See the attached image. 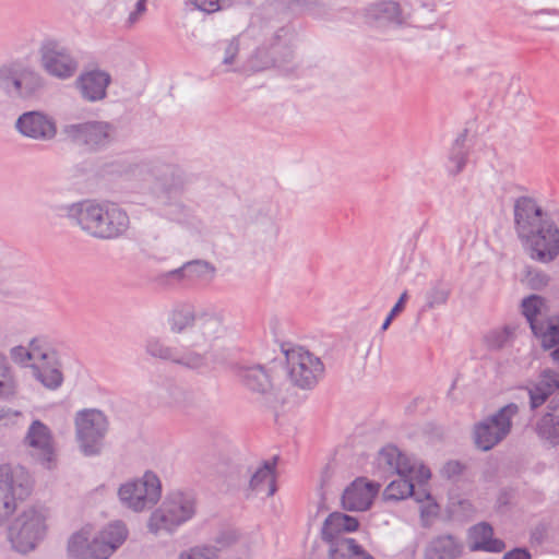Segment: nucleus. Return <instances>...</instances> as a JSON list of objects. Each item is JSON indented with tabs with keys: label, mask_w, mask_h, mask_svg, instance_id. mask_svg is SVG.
Returning a JSON list of instances; mask_svg holds the SVG:
<instances>
[{
	"label": "nucleus",
	"mask_w": 559,
	"mask_h": 559,
	"mask_svg": "<svg viewBox=\"0 0 559 559\" xmlns=\"http://www.w3.org/2000/svg\"><path fill=\"white\" fill-rule=\"evenodd\" d=\"M167 322L171 333L185 334V344L203 353L213 364L219 359L227 336L222 311L178 304L171 309Z\"/></svg>",
	"instance_id": "f257e3e1"
},
{
	"label": "nucleus",
	"mask_w": 559,
	"mask_h": 559,
	"mask_svg": "<svg viewBox=\"0 0 559 559\" xmlns=\"http://www.w3.org/2000/svg\"><path fill=\"white\" fill-rule=\"evenodd\" d=\"M67 217L87 236L98 240H115L130 227L128 213L117 203L83 200L66 206Z\"/></svg>",
	"instance_id": "f03ea898"
},
{
	"label": "nucleus",
	"mask_w": 559,
	"mask_h": 559,
	"mask_svg": "<svg viewBox=\"0 0 559 559\" xmlns=\"http://www.w3.org/2000/svg\"><path fill=\"white\" fill-rule=\"evenodd\" d=\"M194 513V498L181 491H174L152 512L147 528L155 535L160 532L173 533L178 526L192 519Z\"/></svg>",
	"instance_id": "7ed1b4c3"
},
{
	"label": "nucleus",
	"mask_w": 559,
	"mask_h": 559,
	"mask_svg": "<svg viewBox=\"0 0 559 559\" xmlns=\"http://www.w3.org/2000/svg\"><path fill=\"white\" fill-rule=\"evenodd\" d=\"M48 512L45 508L31 507L20 513L8 527L12 548L21 554L35 549L45 536Z\"/></svg>",
	"instance_id": "20e7f679"
},
{
	"label": "nucleus",
	"mask_w": 559,
	"mask_h": 559,
	"mask_svg": "<svg viewBox=\"0 0 559 559\" xmlns=\"http://www.w3.org/2000/svg\"><path fill=\"white\" fill-rule=\"evenodd\" d=\"M122 506L134 512H143L154 507L162 497V483L152 471H146L141 477L123 483L118 489Z\"/></svg>",
	"instance_id": "39448f33"
},
{
	"label": "nucleus",
	"mask_w": 559,
	"mask_h": 559,
	"mask_svg": "<svg viewBox=\"0 0 559 559\" xmlns=\"http://www.w3.org/2000/svg\"><path fill=\"white\" fill-rule=\"evenodd\" d=\"M75 437L84 455H96L100 452L108 431V419L98 409H83L74 418Z\"/></svg>",
	"instance_id": "423d86ee"
},
{
	"label": "nucleus",
	"mask_w": 559,
	"mask_h": 559,
	"mask_svg": "<svg viewBox=\"0 0 559 559\" xmlns=\"http://www.w3.org/2000/svg\"><path fill=\"white\" fill-rule=\"evenodd\" d=\"M31 480L24 468L10 465L0 466V525L16 509V501L29 495Z\"/></svg>",
	"instance_id": "0eeeda50"
},
{
	"label": "nucleus",
	"mask_w": 559,
	"mask_h": 559,
	"mask_svg": "<svg viewBox=\"0 0 559 559\" xmlns=\"http://www.w3.org/2000/svg\"><path fill=\"white\" fill-rule=\"evenodd\" d=\"M285 356L287 373L294 385L309 390L323 377V362L319 357L304 347L287 349Z\"/></svg>",
	"instance_id": "6e6552de"
},
{
	"label": "nucleus",
	"mask_w": 559,
	"mask_h": 559,
	"mask_svg": "<svg viewBox=\"0 0 559 559\" xmlns=\"http://www.w3.org/2000/svg\"><path fill=\"white\" fill-rule=\"evenodd\" d=\"M519 406L510 403L474 427V440L478 449L488 451L501 442L511 431L512 419Z\"/></svg>",
	"instance_id": "1a4fd4ad"
},
{
	"label": "nucleus",
	"mask_w": 559,
	"mask_h": 559,
	"mask_svg": "<svg viewBox=\"0 0 559 559\" xmlns=\"http://www.w3.org/2000/svg\"><path fill=\"white\" fill-rule=\"evenodd\" d=\"M377 465L384 473L391 475H411L417 479L419 485L425 484L431 476L428 467L411 460L394 445H386L379 451Z\"/></svg>",
	"instance_id": "9d476101"
},
{
	"label": "nucleus",
	"mask_w": 559,
	"mask_h": 559,
	"mask_svg": "<svg viewBox=\"0 0 559 559\" xmlns=\"http://www.w3.org/2000/svg\"><path fill=\"white\" fill-rule=\"evenodd\" d=\"M146 353L152 357L169 360L174 364L192 370H200L214 364L205 358L203 353L191 348L183 343L182 349L166 345L158 338H150L146 343Z\"/></svg>",
	"instance_id": "9b49d317"
},
{
	"label": "nucleus",
	"mask_w": 559,
	"mask_h": 559,
	"mask_svg": "<svg viewBox=\"0 0 559 559\" xmlns=\"http://www.w3.org/2000/svg\"><path fill=\"white\" fill-rule=\"evenodd\" d=\"M521 240L528 247L533 260L548 263L559 255V227L551 219L544 222Z\"/></svg>",
	"instance_id": "f8f14e48"
},
{
	"label": "nucleus",
	"mask_w": 559,
	"mask_h": 559,
	"mask_svg": "<svg viewBox=\"0 0 559 559\" xmlns=\"http://www.w3.org/2000/svg\"><path fill=\"white\" fill-rule=\"evenodd\" d=\"M40 66L51 76L69 79L78 70L71 51L57 40H46L39 48Z\"/></svg>",
	"instance_id": "ddd939ff"
},
{
	"label": "nucleus",
	"mask_w": 559,
	"mask_h": 559,
	"mask_svg": "<svg viewBox=\"0 0 559 559\" xmlns=\"http://www.w3.org/2000/svg\"><path fill=\"white\" fill-rule=\"evenodd\" d=\"M112 127L104 121L67 124L62 128L66 139L90 148L107 145L112 139Z\"/></svg>",
	"instance_id": "4468645a"
},
{
	"label": "nucleus",
	"mask_w": 559,
	"mask_h": 559,
	"mask_svg": "<svg viewBox=\"0 0 559 559\" xmlns=\"http://www.w3.org/2000/svg\"><path fill=\"white\" fill-rule=\"evenodd\" d=\"M23 441L35 460L47 468L52 466L56 459V449L52 432L47 425L38 419L33 420Z\"/></svg>",
	"instance_id": "2eb2a0df"
},
{
	"label": "nucleus",
	"mask_w": 559,
	"mask_h": 559,
	"mask_svg": "<svg viewBox=\"0 0 559 559\" xmlns=\"http://www.w3.org/2000/svg\"><path fill=\"white\" fill-rule=\"evenodd\" d=\"M513 212L515 231L520 239L531 235L532 230L550 219L538 202L531 197L518 198Z\"/></svg>",
	"instance_id": "dca6fc26"
},
{
	"label": "nucleus",
	"mask_w": 559,
	"mask_h": 559,
	"mask_svg": "<svg viewBox=\"0 0 559 559\" xmlns=\"http://www.w3.org/2000/svg\"><path fill=\"white\" fill-rule=\"evenodd\" d=\"M15 128L22 135L37 141H50L57 134L53 119L39 111L21 115L15 121Z\"/></svg>",
	"instance_id": "f3484780"
},
{
	"label": "nucleus",
	"mask_w": 559,
	"mask_h": 559,
	"mask_svg": "<svg viewBox=\"0 0 559 559\" xmlns=\"http://www.w3.org/2000/svg\"><path fill=\"white\" fill-rule=\"evenodd\" d=\"M380 489L379 484L354 480L342 495V506L347 511H366Z\"/></svg>",
	"instance_id": "a211bd4d"
},
{
	"label": "nucleus",
	"mask_w": 559,
	"mask_h": 559,
	"mask_svg": "<svg viewBox=\"0 0 559 559\" xmlns=\"http://www.w3.org/2000/svg\"><path fill=\"white\" fill-rule=\"evenodd\" d=\"M358 527L359 522L356 518L342 512H333L323 522L321 537L329 545V548H332L336 542L355 540L345 537L344 534L355 532Z\"/></svg>",
	"instance_id": "6ab92c4d"
},
{
	"label": "nucleus",
	"mask_w": 559,
	"mask_h": 559,
	"mask_svg": "<svg viewBox=\"0 0 559 559\" xmlns=\"http://www.w3.org/2000/svg\"><path fill=\"white\" fill-rule=\"evenodd\" d=\"M110 82L111 76L106 71L92 70L82 73L75 84L83 99L95 103L106 97Z\"/></svg>",
	"instance_id": "aec40b11"
},
{
	"label": "nucleus",
	"mask_w": 559,
	"mask_h": 559,
	"mask_svg": "<svg viewBox=\"0 0 559 559\" xmlns=\"http://www.w3.org/2000/svg\"><path fill=\"white\" fill-rule=\"evenodd\" d=\"M366 17L373 22L392 23L395 25H411V13L405 12L397 2L380 1L366 9Z\"/></svg>",
	"instance_id": "412c9836"
},
{
	"label": "nucleus",
	"mask_w": 559,
	"mask_h": 559,
	"mask_svg": "<svg viewBox=\"0 0 559 559\" xmlns=\"http://www.w3.org/2000/svg\"><path fill=\"white\" fill-rule=\"evenodd\" d=\"M531 408L542 406L549 396L559 395V371L545 369L528 389Z\"/></svg>",
	"instance_id": "4be33fe9"
},
{
	"label": "nucleus",
	"mask_w": 559,
	"mask_h": 559,
	"mask_svg": "<svg viewBox=\"0 0 559 559\" xmlns=\"http://www.w3.org/2000/svg\"><path fill=\"white\" fill-rule=\"evenodd\" d=\"M536 433L549 445H559V395L551 397L547 412L536 424Z\"/></svg>",
	"instance_id": "5701e85b"
},
{
	"label": "nucleus",
	"mask_w": 559,
	"mask_h": 559,
	"mask_svg": "<svg viewBox=\"0 0 559 559\" xmlns=\"http://www.w3.org/2000/svg\"><path fill=\"white\" fill-rule=\"evenodd\" d=\"M464 549L463 543L450 534L432 538L425 548V559H457Z\"/></svg>",
	"instance_id": "b1692460"
},
{
	"label": "nucleus",
	"mask_w": 559,
	"mask_h": 559,
	"mask_svg": "<svg viewBox=\"0 0 559 559\" xmlns=\"http://www.w3.org/2000/svg\"><path fill=\"white\" fill-rule=\"evenodd\" d=\"M138 175L148 185L154 183L163 189H169L176 185V168L173 165L150 162L138 167Z\"/></svg>",
	"instance_id": "393cba45"
},
{
	"label": "nucleus",
	"mask_w": 559,
	"mask_h": 559,
	"mask_svg": "<svg viewBox=\"0 0 559 559\" xmlns=\"http://www.w3.org/2000/svg\"><path fill=\"white\" fill-rule=\"evenodd\" d=\"M215 266L204 260H193L185 263L181 267L167 273L168 277L177 281L188 280L191 282L209 283L215 276Z\"/></svg>",
	"instance_id": "a878e982"
},
{
	"label": "nucleus",
	"mask_w": 559,
	"mask_h": 559,
	"mask_svg": "<svg viewBox=\"0 0 559 559\" xmlns=\"http://www.w3.org/2000/svg\"><path fill=\"white\" fill-rule=\"evenodd\" d=\"M469 549L472 551L501 552L506 548L503 540L493 538L492 527L483 522L469 530Z\"/></svg>",
	"instance_id": "bb28decb"
},
{
	"label": "nucleus",
	"mask_w": 559,
	"mask_h": 559,
	"mask_svg": "<svg viewBox=\"0 0 559 559\" xmlns=\"http://www.w3.org/2000/svg\"><path fill=\"white\" fill-rule=\"evenodd\" d=\"M399 478L392 480L384 490V497L388 500H402L413 496L418 502L430 500L431 496L426 489L415 491V477L397 475Z\"/></svg>",
	"instance_id": "cd10ccee"
},
{
	"label": "nucleus",
	"mask_w": 559,
	"mask_h": 559,
	"mask_svg": "<svg viewBox=\"0 0 559 559\" xmlns=\"http://www.w3.org/2000/svg\"><path fill=\"white\" fill-rule=\"evenodd\" d=\"M277 457L275 456L272 461H265L259 466L252 474L249 488L255 493L264 495L265 497H272L276 491L275 484V468Z\"/></svg>",
	"instance_id": "c85d7f7f"
},
{
	"label": "nucleus",
	"mask_w": 559,
	"mask_h": 559,
	"mask_svg": "<svg viewBox=\"0 0 559 559\" xmlns=\"http://www.w3.org/2000/svg\"><path fill=\"white\" fill-rule=\"evenodd\" d=\"M43 85V79L34 69L23 66L10 93L12 98H28Z\"/></svg>",
	"instance_id": "c756f323"
},
{
	"label": "nucleus",
	"mask_w": 559,
	"mask_h": 559,
	"mask_svg": "<svg viewBox=\"0 0 559 559\" xmlns=\"http://www.w3.org/2000/svg\"><path fill=\"white\" fill-rule=\"evenodd\" d=\"M240 377L242 383L252 392L265 394L272 390L271 374L261 365L243 368Z\"/></svg>",
	"instance_id": "7c9ffc66"
},
{
	"label": "nucleus",
	"mask_w": 559,
	"mask_h": 559,
	"mask_svg": "<svg viewBox=\"0 0 559 559\" xmlns=\"http://www.w3.org/2000/svg\"><path fill=\"white\" fill-rule=\"evenodd\" d=\"M466 135L460 134L451 145L448 155L447 170L451 176H457L463 171L468 158V150L465 145Z\"/></svg>",
	"instance_id": "2f4dec72"
},
{
	"label": "nucleus",
	"mask_w": 559,
	"mask_h": 559,
	"mask_svg": "<svg viewBox=\"0 0 559 559\" xmlns=\"http://www.w3.org/2000/svg\"><path fill=\"white\" fill-rule=\"evenodd\" d=\"M34 377L47 389L56 390L63 382V376L60 371V364L58 357L55 358L52 364L34 365Z\"/></svg>",
	"instance_id": "473e14b6"
},
{
	"label": "nucleus",
	"mask_w": 559,
	"mask_h": 559,
	"mask_svg": "<svg viewBox=\"0 0 559 559\" xmlns=\"http://www.w3.org/2000/svg\"><path fill=\"white\" fill-rule=\"evenodd\" d=\"M328 552L329 559H374L356 540L336 542Z\"/></svg>",
	"instance_id": "72a5a7b5"
},
{
	"label": "nucleus",
	"mask_w": 559,
	"mask_h": 559,
	"mask_svg": "<svg viewBox=\"0 0 559 559\" xmlns=\"http://www.w3.org/2000/svg\"><path fill=\"white\" fill-rule=\"evenodd\" d=\"M532 332L540 340L544 348H551L559 344V320H544L540 323L532 321Z\"/></svg>",
	"instance_id": "f704fd0d"
},
{
	"label": "nucleus",
	"mask_w": 559,
	"mask_h": 559,
	"mask_svg": "<svg viewBox=\"0 0 559 559\" xmlns=\"http://www.w3.org/2000/svg\"><path fill=\"white\" fill-rule=\"evenodd\" d=\"M29 361L32 369L34 365L52 364L57 358L56 352L43 340L33 338L28 344Z\"/></svg>",
	"instance_id": "c9c22d12"
},
{
	"label": "nucleus",
	"mask_w": 559,
	"mask_h": 559,
	"mask_svg": "<svg viewBox=\"0 0 559 559\" xmlns=\"http://www.w3.org/2000/svg\"><path fill=\"white\" fill-rule=\"evenodd\" d=\"M98 534L112 547L115 552L126 542L129 531L123 522L115 521L105 526Z\"/></svg>",
	"instance_id": "e433bc0d"
},
{
	"label": "nucleus",
	"mask_w": 559,
	"mask_h": 559,
	"mask_svg": "<svg viewBox=\"0 0 559 559\" xmlns=\"http://www.w3.org/2000/svg\"><path fill=\"white\" fill-rule=\"evenodd\" d=\"M90 535L91 531L88 528H82L81 531L71 535L68 542L69 559H75L74 554L86 556L88 552H92Z\"/></svg>",
	"instance_id": "4c0bfd02"
},
{
	"label": "nucleus",
	"mask_w": 559,
	"mask_h": 559,
	"mask_svg": "<svg viewBox=\"0 0 559 559\" xmlns=\"http://www.w3.org/2000/svg\"><path fill=\"white\" fill-rule=\"evenodd\" d=\"M16 382L5 355L0 353V397L14 395Z\"/></svg>",
	"instance_id": "58836bf2"
},
{
	"label": "nucleus",
	"mask_w": 559,
	"mask_h": 559,
	"mask_svg": "<svg viewBox=\"0 0 559 559\" xmlns=\"http://www.w3.org/2000/svg\"><path fill=\"white\" fill-rule=\"evenodd\" d=\"M450 295L451 288L449 285L437 282L425 294L426 307L428 309H435L443 306L449 300Z\"/></svg>",
	"instance_id": "ea45409f"
},
{
	"label": "nucleus",
	"mask_w": 559,
	"mask_h": 559,
	"mask_svg": "<svg viewBox=\"0 0 559 559\" xmlns=\"http://www.w3.org/2000/svg\"><path fill=\"white\" fill-rule=\"evenodd\" d=\"M522 313L525 316L530 326L532 321L540 323L544 321L542 318V309L544 307V299L537 295H531L522 300Z\"/></svg>",
	"instance_id": "a19ab883"
},
{
	"label": "nucleus",
	"mask_w": 559,
	"mask_h": 559,
	"mask_svg": "<svg viewBox=\"0 0 559 559\" xmlns=\"http://www.w3.org/2000/svg\"><path fill=\"white\" fill-rule=\"evenodd\" d=\"M436 0H414L415 9L409 22L411 25L425 27L431 23V19H426L425 13L432 14L436 8Z\"/></svg>",
	"instance_id": "79ce46f5"
},
{
	"label": "nucleus",
	"mask_w": 559,
	"mask_h": 559,
	"mask_svg": "<svg viewBox=\"0 0 559 559\" xmlns=\"http://www.w3.org/2000/svg\"><path fill=\"white\" fill-rule=\"evenodd\" d=\"M559 12L555 9H543L531 12L528 16L531 17L532 26L543 31H555V16L558 15Z\"/></svg>",
	"instance_id": "37998d69"
},
{
	"label": "nucleus",
	"mask_w": 559,
	"mask_h": 559,
	"mask_svg": "<svg viewBox=\"0 0 559 559\" xmlns=\"http://www.w3.org/2000/svg\"><path fill=\"white\" fill-rule=\"evenodd\" d=\"M91 542L92 552L86 556L74 554L75 559H108L112 554V547L97 534Z\"/></svg>",
	"instance_id": "c03bdc74"
},
{
	"label": "nucleus",
	"mask_w": 559,
	"mask_h": 559,
	"mask_svg": "<svg viewBox=\"0 0 559 559\" xmlns=\"http://www.w3.org/2000/svg\"><path fill=\"white\" fill-rule=\"evenodd\" d=\"M222 49H223L222 63L224 66L228 67V70L236 71L237 68L235 66L237 64L239 50H240L239 39L234 37L229 40L222 43Z\"/></svg>",
	"instance_id": "a18cd8bd"
},
{
	"label": "nucleus",
	"mask_w": 559,
	"mask_h": 559,
	"mask_svg": "<svg viewBox=\"0 0 559 559\" xmlns=\"http://www.w3.org/2000/svg\"><path fill=\"white\" fill-rule=\"evenodd\" d=\"M512 336V329L504 326L490 331L485 336V343L490 349H500L507 345Z\"/></svg>",
	"instance_id": "49530a36"
},
{
	"label": "nucleus",
	"mask_w": 559,
	"mask_h": 559,
	"mask_svg": "<svg viewBox=\"0 0 559 559\" xmlns=\"http://www.w3.org/2000/svg\"><path fill=\"white\" fill-rule=\"evenodd\" d=\"M22 64H9L0 68V90H2L8 96L13 90L14 81L16 80Z\"/></svg>",
	"instance_id": "de8ad7c7"
},
{
	"label": "nucleus",
	"mask_w": 559,
	"mask_h": 559,
	"mask_svg": "<svg viewBox=\"0 0 559 559\" xmlns=\"http://www.w3.org/2000/svg\"><path fill=\"white\" fill-rule=\"evenodd\" d=\"M240 538V534L236 530H225L222 531L216 537H215V544L216 547L214 548L216 552L218 550H224L233 545H235Z\"/></svg>",
	"instance_id": "09e8293b"
},
{
	"label": "nucleus",
	"mask_w": 559,
	"mask_h": 559,
	"mask_svg": "<svg viewBox=\"0 0 559 559\" xmlns=\"http://www.w3.org/2000/svg\"><path fill=\"white\" fill-rule=\"evenodd\" d=\"M179 559H217V554L213 547H194L180 554Z\"/></svg>",
	"instance_id": "8fccbe9b"
},
{
	"label": "nucleus",
	"mask_w": 559,
	"mask_h": 559,
	"mask_svg": "<svg viewBox=\"0 0 559 559\" xmlns=\"http://www.w3.org/2000/svg\"><path fill=\"white\" fill-rule=\"evenodd\" d=\"M124 4H133L134 9L129 13L128 23L133 25L140 19V16L145 12L146 0H120Z\"/></svg>",
	"instance_id": "3c124183"
},
{
	"label": "nucleus",
	"mask_w": 559,
	"mask_h": 559,
	"mask_svg": "<svg viewBox=\"0 0 559 559\" xmlns=\"http://www.w3.org/2000/svg\"><path fill=\"white\" fill-rule=\"evenodd\" d=\"M194 9L205 13H214L219 10V0H188Z\"/></svg>",
	"instance_id": "603ef678"
},
{
	"label": "nucleus",
	"mask_w": 559,
	"mask_h": 559,
	"mask_svg": "<svg viewBox=\"0 0 559 559\" xmlns=\"http://www.w3.org/2000/svg\"><path fill=\"white\" fill-rule=\"evenodd\" d=\"M10 357L14 362L20 364L22 366H26L28 362H31L28 346L24 347L19 345L12 347L10 349Z\"/></svg>",
	"instance_id": "864d4df0"
},
{
	"label": "nucleus",
	"mask_w": 559,
	"mask_h": 559,
	"mask_svg": "<svg viewBox=\"0 0 559 559\" xmlns=\"http://www.w3.org/2000/svg\"><path fill=\"white\" fill-rule=\"evenodd\" d=\"M407 297H408L407 296V292H404L400 296L397 302L394 305V307L391 309L390 313L385 318V320H384V322H383V324L381 326L382 331H385L390 326V324H391L392 320L394 319V317L404 309V304H405Z\"/></svg>",
	"instance_id": "5fc2aeb1"
},
{
	"label": "nucleus",
	"mask_w": 559,
	"mask_h": 559,
	"mask_svg": "<svg viewBox=\"0 0 559 559\" xmlns=\"http://www.w3.org/2000/svg\"><path fill=\"white\" fill-rule=\"evenodd\" d=\"M463 471L461 463L456 461H450L445 463L441 469V474L447 478H453L460 475Z\"/></svg>",
	"instance_id": "6e6d98bb"
},
{
	"label": "nucleus",
	"mask_w": 559,
	"mask_h": 559,
	"mask_svg": "<svg viewBox=\"0 0 559 559\" xmlns=\"http://www.w3.org/2000/svg\"><path fill=\"white\" fill-rule=\"evenodd\" d=\"M530 282L534 288L546 286L549 282V276L543 272L531 274Z\"/></svg>",
	"instance_id": "4d7b16f0"
},
{
	"label": "nucleus",
	"mask_w": 559,
	"mask_h": 559,
	"mask_svg": "<svg viewBox=\"0 0 559 559\" xmlns=\"http://www.w3.org/2000/svg\"><path fill=\"white\" fill-rule=\"evenodd\" d=\"M502 559H531V554L524 548H514L506 552Z\"/></svg>",
	"instance_id": "13d9d810"
},
{
	"label": "nucleus",
	"mask_w": 559,
	"mask_h": 559,
	"mask_svg": "<svg viewBox=\"0 0 559 559\" xmlns=\"http://www.w3.org/2000/svg\"><path fill=\"white\" fill-rule=\"evenodd\" d=\"M177 395L178 396H177L175 403L179 406H182L185 401L181 397H185L186 393L181 390H177Z\"/></svg>",
	"instance_id": "bf43d9fd"
},
{
	"label": "nucleus",
	"mask_w": 559,
	"mask_h": 559,
	"mask_svg": "<svg viewBox=\"0 0 559 559\" xmlns=\"http://www.w3.org/2000/svg\"><path fill=\"white\" fill-rule=\"evenodd\" d=\"M551 356L555 360H559V347L551 353Z\"/></svg>",
	"instance_id": "052dcab7"
},
{
	"label": "nucleus",
	"mask_w": 559,
	"mask_h": 559,
	"mask_svg": "<svg viewBox=\"0 0 559 559\" xmlns=\"http://www.w3.org/2000/svg\"><path fill=\"white\" fill-rule=\"evenodd\" d=\"M269 221H270L271 225H274V221H273V218H272V217H270V219H269Z\"/></svg>",
	"instance_id": "680f3d73"
}]
</instances>
